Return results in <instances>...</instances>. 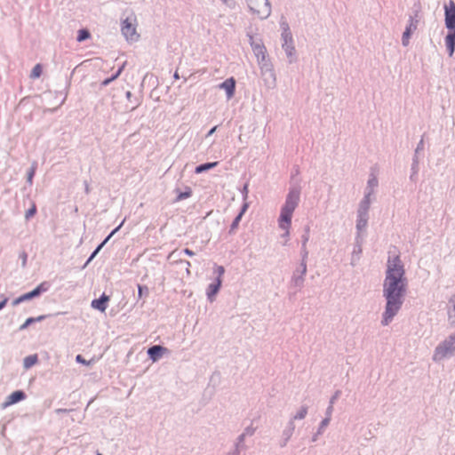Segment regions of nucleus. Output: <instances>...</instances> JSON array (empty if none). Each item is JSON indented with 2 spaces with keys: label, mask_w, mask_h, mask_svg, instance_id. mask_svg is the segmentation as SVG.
<instances>
[{
  "label": "nucleus",
  "mask_w": 455,
  "mask_h": 455,
  "mask_svg": "<svg viewBox=\"0 0 455 455\" xmlns=\"http://www.w3.org/2000/svg\"><path fill=\"white\" fill-rule=\"evenodd\" d=\"M407 287L408 280L400 256L388 257L383 282L386 305L381 316V325L387 326L398 314L404 302Z\"/></svg>",
  "instance_id": "obj_1"
},
{
  "label": "nucleus",
  "mask_w": 455,
  "mask_h": 455,
  "mask_svg": "<svg viewBox=\"0 0 455 455\" xmlns=\"http://www.w3.org/2000/svg\"><path fill=\"white\" fill-rule=\"evenodd\" d=\"M52 287V283L49 281H44L36 286L33 290L25 292L19 297L15 298L12 301V307H16L23 302L32 300L39 298L43 293L47 292Z\"/></svg>",
  "instance_id": "obj_2"
},
{
  "label": "nucleus",
  "mask_w": 455,
  "mask_h": 455,
  "mask_svg": "<svg viewBox=\"0 0 455 455\" xmlns=\"http://www.w3.org/2000/svg\"><path fill=\"white\" fill-rule=\"evenodd\" d=\"M455 352V332L450 335L446 339L438 344L435 349L433 360L435 362L442 361L450 357Z\"/></svg>",
  "instance_id": "obj_3"
},
{
  "label": "nucleus",
  "mask_w": 455,
  "mask_h": 455,
  "mask_svg": "<svg viewBox=\"0 0 455 455\" xmlns=\"http://www.w3.org/2000/svg\"><path fill=\"white\" fill-rule=\"evenodd\" d=\"M299 200L300 188L295 186L291 187L288 194L286 195L285 202L281 208L294 212L295 209L299 205Z\"/></svg>",
  "instance_id": "obj_4"
},
{
  "label": "nucleus",
  "mask_w": 455,
  "mask_h": 455,
  "mask_svg": "<svg viewBox=\"0 0 455 455\" xmlns=\"http://www.w3.org/2000/svg\"><path fill=\"white\" fill-rule=\"evenodd\" d=\"M444 25L447 28V34L455 35V2L450 0L448 4L444 5Z\"/></svg>",
  "instance_id": "obj_5"
},
{
  "label": "nucleus",
  "mask_w": 455,
  "mask_h": 455,
  "mask_svg": "<svg viewBox=\"0 0 455 455\" xmlns=\"http://www.w3.org/2000/svg\"><path fill=\"white\" fill-rule=\"evenodd\" d=\"M307 260L302 261V259H301L299 265L296 267V269L292 273V276L291 279V285L294 287H297V288L302 287L304 284L305 275L307 274Z\"/></svg>",
  "instance_id": "obj_6"
},
{
  "label": "nucleus",
  "mask_w": 455,
  "mask_h": 455,
  "mask_svg": "<svg viewBox=\"0 0 455 455\" xmlns=\"http://www.w3.org/2000/svg\"><path fill=\"white\" fill-rule=\"evenodd\" d=\"M121 31L127 40L137 41L140 37V36L136 33V27L132 24V20L128 17L122 20Z\"/></svg>",
  "instance_id": "obj_7"
},
{
  "label": "nucleus",
  "mask_w": 455,
  "mask_h": 455,
  "mask_svg": "<svg viewBox=\"0 0 455 455\" xmlns=\"http://www.w3.org/2000/svg\"><path fill=\"white\" fill-rule=\"evenodd\" d=\"M170 354V350L162 345L150 346L147 350L148 357L153 362H158L164 355Z\"/></svg>",
  "instance_id": "obj_8"
},
{
  "label": "nucleus",
  "mask_w": 455,
  "mask_h": 455,
  "mask_svg": "<svg viewBox=\"0 0 455 455\" xmlns=\"http://www.w3.org/2000/svg\"><path fill=\"white\" fill-rule=\"evenodd\" d=\"M27 398V394L22 389H18L12 392L2 403V408L5 409L11 405L16 404Z\"/></svg>",
  "instance_id": "obj_9"
},
{
  "label": "nucleus",
  "mask_w": 455,
  "mask_h": 455,
  "mask_svg": "<svg viewBox=\"0 0 455 455\" xmlns=\"http://www.w3.org/2000/svg\"><path fill=\"white\" fill-rule=\"evenodd\" d=\"M235 86L236 81L233 76L227 78L219 84V88L225 91L228 100H231L235 96Z\"/></svg>",
  "instance_id": "obj_10"
},
{
  "label": "nucleus",
  "mask_w": 455,
  "mask_h": 455,
  "mask_svg": "<svg viewBox=\"0 0 455 455\" xmlns=\"http://www.w3.org/2000/svg\"><path fill=\"white\" fill-rule=\"evenodd\" d=\"M418 20H413V18L410 16L409 23L406 25L404 31L402 36V44L407 46L410 43L413 32L417 29Z\"/></svg>",
  "instance_id": "obj_11"
},
{
  "label": "nucleus",
  "mask_w": 455,
  "mask_h": 455,
  "mask_svg": "<svg viewBox=\"0 0 455 455\" xmlns=\"http://www.w3.org/2000/svg\"><path fill=\"white\" fill-rule=\"evenodd\" d=\"M109 300L110 297L103 292L99 298L92 300L91 307L100 313H104L108 307Z\"/></svg>",
  "instance_id": "obj_12"
},
{
  "label": "nucleus",
  "mask_w": 455,
  "mask_h": 455,
  "mask_svg": "<svg viewBox=\"0 0 455 455\" xmlns=\"http://www.w3.org/2000/svg\"><path fill=\"white\" fill-rule=\"evenodd\" d=\"M221 286L222 281H220V279H214L213 282L208 284L206 288V297L210 302H213L215 300Z\"/></svg>",
  "instance_id": "obj_13"
},
{
  "label": "nucleus",
  "mask_w": 455,
  "mask_h": 455,
  "mask_svg": "<svg viewBox=\"0 0 455 455\" xmlns=\"http://www.w3.org/2000/svg\"><path fill=\"white\" fill-rule=\"evenodd\" d=\"M248 7L253 13H259L260 11L257 9L260 4H263L266 8L264 11L266 12L265 18H267L271 12L270 4L268 0H246Z\"/></svg>",
  "instance_id": "obj_14"
},
{
  "label": "nucleus",
  "mask_w": 455,
  "mask_h": 455,
  "mask_svg": "<svg viewBox=\"0 0 455 455\" xmlns=\"http://www.w3.org/2000/svg\"><path fill=\"white\" fill-rule=\"evenodd\" d=\"M283 44L282 48L285 52V54L288 58H290L289 62L292 63L294 61L296 50L293 44V37L292 35H291V39L285 40L284 38H282Z\"/></svg>",
  "instance_id": "obj_15"
},
{
  "label": "nucleus",
  "mask_w": 455,
  "mask_h": 455,
  "mask_svg": "<svg viewBox=\"0 0 455 455\" xmlns=\"http://www.w3.org/2000/svg\"><path fill=\"white\" fill-rule=\"evenodd\" d=\"M292 215L293 212L281 208L280 215L277 220L279 228H291Z\"/></svg>",
  "instance_id": "obj_16"
},
{
  "label": "nucleus",
  "mask_w": 455,
  "mask_h": 455,
  "mask_svg": "<svg viewBox=\"0 0 455 455\" xmlns=\"http://www.w3.org/2000/svg\"><path fill=\"white\" fill-rule=\"evenodd\" d=\"M251 46L257 60H260L263 61L267 57V49L260 39L258 42H251Z\"/></svg>",
  "instance_id": "obj_17"
},
{
  "label": "nucleus",
  "mask_w": 455,
  "mask_h": 455,
  "mask_svg": "<svg viewBox=\"0 0 455 455\" xmlns=\"http://www.w3.org/2000/svg\"><path fill=\"white\" fill-rule=\"evenodd\" d=\"M294 430H295L294 422H292V420H289V422L287 423V426L283 430L282 439L279 443L280 447L283 448L287 445L289 440L291 439V435H293Z\"/></svg>",
  "instance_id": "obj_18"
},
{
  "label": "nucleus",
  "mask_w": 455,
  "mask_h": 455,
  "mask_svg": "<svg viewBox=\"0 0 455 455\" xmlns=\"http://www.w3.org/2000/svg\"><path fill=\"white\" fill-rule=\"evenodd\" d=\"M309 233H310V227L307 225L304 228V233L301 235V250H300V256L302 261H305L307 259L308 257V251L307 249V243L309 240Z\"/></svg>",
  "instance_id": "obj_19"
},
{
  "label": "nucleus",
  "mask_w": 455,
  "mask_h": 455,
  "mask_svg": "<svg viewBox=\"0 0 455 455\" xmlns=\"http://www.w3.org/2000/svg\"><path fill=\"white\" fill-rule=\"evenodd\" d=\"M261 76H262V79L264 81L265 85L268 89H273V88L275 87V85H276V76H275V73L274 69H272L270 71H267V72L262 73Z\"/></svg>",
  "instance_id": "obj_20"
},
{
  "label": "nucleus",
  "mask_w": 455,
  "mask_h": 455,
  "mask_svg": "<svg viewBox=\"0 0 455 455\" xmlns=\"http://www.w3.org/2000/svg\"><path fill=\"white\" fill-rule=\"evenodd\" d=\"M369 213L356 212V232H362L368 225Z\"/></svg>",
  "instance_id": "obj_21"
},
{
  "label": "nucleus",
  "mask_w": 455,
  "mask_h": 455,
  "mask_svg": "<svg viewBox=\"0 0 455 455\" xmlns=\"http://www.w3.org/2000/svg\"><path fill=\"white\" fill-rule=\"evenodd\" d=\"M174 192L176 194L174 202H180L182 200L188 199L193 194L192 188L188 186H185L184 190H181L180 188H176Z\"/></svg>",
  "instance_id": "obj_22"
},
{
  "label": "nucleus",
  "mask_w": 455,
  "mask_h": 455,
  "mask_svg": "<svg viewBox=\"0 0 455 455\" xmlns=\"http://www.w3.org/2000/svg\"><path fill=\"white\" fill-rule=\"evenodd\" d=\"M444 43L448 55L451 57L455 52V35L446 34L444 36Z\"/></svg>",
  "instance_id": "obj_23"
},
{
  "label": "nucleus",
  "mask_w": 455,
  "mask_h": 455,
  "mask_svg": "<svg viewBox=\"0 0 455 455\" xmlns=\"http://www.w3.org/2000/svg\"><path fill=\"white\" fill-rule=\"evenodd\" d=\"M379 186V180L377 177L374 174H371L368 180H367V186L364 190V194L366 195H374V188Z\"/></svg>",
  "instance_id": "obj_24"
},
{
  "label": "nucleus",
  "mask_w": 455,
  "mask_h": 455,
  "mask_svg": "<svg viewBox=\"0 0 455 455\" xmlns=\"http://www.w3.org/2000/svg\"><path fill=\"white\" fill-rule=\"evenodd\" d=\"M218 164L219 162L217 161L203 163L196 166L194 172L196 174H201L215 168Z\"/></svg>",
  "instance_id": "obj_25"
},
{
  "label": "nucleus",
  "mask_w": 455,
  "mask_h": 455,
  "mask_svg": "<svg viewBox=\"0 0 455 455\" xmlns=\"http://www.w3.org/2000/svg\"><path fill=\"white\" fill-rule=\"evenodd\" d=\"M371 195H363V199L359 203V206L357 209V212H363V213H369L371 203Z\"/></svg>",
  "instance_id": "obj_26"
},
{
  "label": "nucleus",
  "mask_w": 455,
  "mask_h": 455,
  "mask_svg": "<svg viewBox=\"0 0 455 455\" xmlns=\"http://www.w3.org/2000/svg\"><path fill=\"white\" fill-rule=\"evenodd\" d=\"M280 28L282 29L281 37L285 40L291 39V31L290 29V26L284 17H282L280 20Z\"/></svg>",
  "instance_id": "obj_27"
},
{
  "label": "nucleus",
  "mask_w": 455,
  "mask_h": 455,
  "mask_svg": "<svg viewBox=\"0 0 455 455\" xmlns=\"http://www.w3.org/2000/svg\"><path fill=\"white\" fill-rule=\"evenodd\" d=\"M419 156H416V154H414V156L412 157V163H411V175H410V180L413 182L416 181V177L419 173Z\"/></svg>",
  "instance_id": "obj_28"
},
{
  "label": "nucleus",
  "mask_w": 455,
  "mask_h": 455,
  "mask_svg": "<svg viewBox=\"0 0 455 455\" xmlns=\"http://www.w3.org/2000/svg\"><path fill=\"white\" fill-rule=\"evenodd\" d=\"M108 241L103 239V241L97 245V247L92 251V252L88 257L83 268L86 267L89 265V263L99 254V252L102 250V248L106 245Z\"/></svg>",
  "instance_id": "obj_29"
},
{
  "label": "nucleus",
  "mask_w": 455,
  "mask_h": 455,
  "mask_svg": "<svg viewBox=\"0 0 455 455\" xmlns=\"http://www.w3.org/2000/svg\"><path fill=\"white\" fill-rule=\"evenodd\" d=\"M38 363V355L36 354L29 355L23 359V367L30 369Z\"/></svg>",
  "instance_id": "obj_30"
},
{
  "label": "nucleus",
  "mask_w": 455,
  "mask_h": 455,
  "mask_svg": "<svg viewBox=\"0 0 455 455\" xmlns=\"http://www.w3.org/2000/svg\"><path fill=\"white\" fill-rule=\"evenodd\" d=\"M258 63H259V68H260V74L274 69L273 68V65H272V63L270 62V60H269V59L267 57H266L263 61L259 60Z\"/></svg>",
  "instance_id": "obj_31"
},
{
  "label": "nucleus",
  "mask_w": 455,
  "mask_h": 455,
  "mask_svg": "<svg viewBox=\"0 0 455 455\" xmlns=\"http://www.w3.org/2000/svg\"><path fill=\"white\" fill-rule=\"evenodd\" d=\"M36 169H37V163L33 162L30 168L27 172V182L29 185L33 184V180L36 175Z\"/></svg>",
  "instance_id": "obj_32"
},
{
  "label": "nucleus",
  "mask_w": 455,
  "mask_h": 455,
  "mask_svg": "<svg viewBox=\"0 0 455 455\" xmlns=\"http://www.w3.org/2000/svg\"><path fill=\"white\" fill-rule=\"evenodd\" d=\"M362 252H363L362 247L360 245L354 244L352 257H351V264L353 266L355 265V261L359 260Z\"/></svg>",
  "instance_id": "obj_33"
},
{
  "label": "nucleus",
  "mask_w": 455,
  "mask_h": 455,
  "mask_svg": "<svg viewBox=\"0 0 455 455\" xmlns=\"http://www.w3.org/2000/svg\"><path fill=\"white\" fill-rule=\"evenodd\" d=\"M91 37V33L87 28H81L77 31L76 41L81 43Z\"/></svg>",
  "instance_id": "obj_34"
},
{
  "label": "nucleus",
  "mask_w": 455,
  "mask_h": 455,
  "mask_svg": "<svg viewBox=\"0 0 455 455\" xmlns=\"http://www.w3.org/2000/svg\"><path fill=\"white\" fill-rule=\"evenodd\" d=\"M242 219L240 215L236 214L229 227L228 235H232L236 232Z\"/></svg>",
  "instance_id": "obj_35"
},
{
  "label": "nucleus",
  "mask_w": 455,
  "mask_h": 455,
  "mask_svg": "<svg viewBox=\"0 0 455 455\" xmlns=\"http://www.w3.org/2000/svg\"><path fill=\"white\" fill-rule=\"evenodd\" d=\"M42 74H43V66H42V64L38 63L34 66L29 76L32 79H36V78H39L42 76Z\"/></svg>",
  "instance_id": "obj_36"
},
{
  "label": "nucleus",
  "mask_w": 455,
  "mask_h": 455,
  "mask_svg": "<svg viewBox=\"0 0 455 455\" xmlns=\"http://www.w3.org/2000/svg\"><path fill=\"white\" fill-rule=\"evenodd\" d=\"M307 407L303 405L299 408V410L297 411V413L292 416V418L290 420H292V422H294V420H296V419H303L307 416Z\"/></svg>",
  "instance_id": "obj_37"
},
{
  "label": "nucleus",
  "mask_w": 455,
  "mask_h": 455,
  "mask_svg": "<svg viewBox=\"0 0 455 455\" xmlns=\"http://www.w3.org/2000/svg\"><path fill=\"white\" fill-rule=\"evenodd\" d=\"M452 306L448 310V318L451 324L455 325V299H451Z\"/></svg>",
  "instance_id": "obj_38"
},
{
  "label": "nucleus",
  "mask_w": 455,
  "mask_h": 455,
  "mask_svg": "<svg viewBox=\"0 0 455 455\" xmlns=\"http://www.w3.org/2000/svg\"><path fill=\"white\" fill-rule=\"evenodd\" d=\"M36 212H37L36 205L33 203L31 207L28 208L25 212L26 220H28L31 218H33L36 214Z\"/></svg>",
  "instance_id": "obj_39"
},
{
  "label": "nucleus",
  "mask_w": 455,
  "mask_h": 455,
  "mask_svg": "<svg viewBox=\"0 0 455 455\" xmlns=\"http://www.w3.org/2000/svg\"><path fill=\"white\" fill-rule=\"evenodd\" d=\"M214 274L216 275L215 279H220V281H222V276L225 274V267L220 265H215L214 267Z\"/></svg>",
  "instance_id": "obj_40"
},
{
  "label": "nucleus",
  "mask_w": 455,
  "mask_h": 455,
  "mask_svg": "<svg viewBox=\"0 0 455 455\" xmlns=\"http://www.w3.org/2000/svg\"><path fill=\"white\" fill-rule=\"evenodd\" d=\"M66 312H57L55 314H49V315H38L36 317H33V319L35 320V323H40L44 320H45L46 318L50 317V316H58V315H65Z\"/></svg>",
  "instance_id": "obj_41"
},
{
  "label": "nucleus",
  "mask_w": 455,
  "mask_h": 455,
  "mask_svg": "<svg viewBox=\"0 0 455 455\" xmlns=\"http://www.w3.org/2000/svg\"><path fill=\"white\" fill-rule=\"evenodd\" d=\"M118 77H119V76L116 73H113L110 76H108V77L105 78L103 81H101L100 87L108 86L112 82L116 80Z\"/></svg>",
  "instance_id": "obj_42"
},
{
  "label": "nucleus",
  "mask_w": 455,
  "mask_h": 455,
  "mask_svg": "<svg viewBox=\"0 0 455 455\" xmlns=\"http://www.w3.org/2000/svg\"><path fill=\"white\" fill-rule=\"evenodd\" d=\"M245 438H246L245 435L242 433L241 435H239L237 436L234 445L235 446H238V447H240V448H242L243 450H246L247 447L244 444Z\"/></svg>",
  "instance_id": "obj_43"
},
{
  "label": "nucleus",
  "mask_w": 455,
  "mask_h": 455,
  "mask_svg": "<svg viewBox=\"0 0 455 455\" xmlns=\"http://www.w3.org/2000/svg\"><path fill=\"white\" fill-rule=\"evenodd\" d=\"M35 323V320L33 319V316L28 317L25 322L19 327V331H25L28 329L31 324Z\"/></svg>",
  "instance_id": "obj_44"
},
{
  "label": "nucleus",
  "mask_w": 455,
  "mask_h": 455,
  "mask_svg": "<svg viewBox=\"0 0 455 455\" xmlns=\"http://www.w3.org/2000/svg\"><path fill=\"white\" fill-rule=\"evenodd\" d=\"M148 295V288L146 285L138 284V297L140 299L143 296Z\"/></svg>",
  "instance_id": "obj_45"
},
{
  "label": "nucleus",
  "mask_w": 455,
  "mask_h": 455,
  "mask_svg": "<svg viewBox=\"0 0 455 455\" xmlns=\"http://www.w3.org/2000/svg\"><path fill=\"white\" fill-rule=\"evenodd\" d=\"M331 420H329L328 418H323L322 421L319 424V427L317 428V434H323L325 427L329 425Z\"/></svg>",
  "instance_id": "obj_46"
},
{
  "label": "nucleus",
  "mask_w": 455,
  "mask_h": 455,
  "mask_svg": "<svg viewBox=\"0 0 455 455\" xmlns=\"http://www.w3.org/2000/svg\"><path fill=\"white\" fill-rule=\"evenodd\" d=\"M71 85V76L67 78V81H66V86H65V89H64V92H60V93H63L64 94V98L61 101V104H63L68 97V89Z\"/></svg>",
  "instance_id": "obj_47"
},
{
  "label": "nucleus",
  "mask_w": 455,
  "mask_h": 455,
  "mask_svg": "<svg viewBox=\"0 0 455 455\" xmlns=\"http://www.w3.org/2000/svg\"><path fill=\"white\" fill-rule=\"evenodd\" d=\"M76 362L85 366H89L92 363V361H87L82 355H76Z\"/></svg>",
  "instance_id": "obj_48"
},
{
  "label": "nucleus",
  "mask_w": 455,
  "mask_h": 455,
  "mask_svg": "<svg viewBox=\"0 0 455 455\" xmlns=\"http://www.w3.org/2000/svg\"><path fill=\"white\" fill-rule=\"evenodd\" d=\"M255 431H256V428L253 427L252 425H250L244 428L243 434H244L246 437L251 436L254 435Z\"/></svg>",
  "instance_id": "obj_49"
},
{
  "label": "nucleus",
  "mask_w": 455,
  "mask_h": 455,
  "mask_svg": "<svg viewBox=\"0 0 455 455\" xmlns=\"http://www.w3.org/2000/svg\"><path fill=\"white\" fill-rule=\"evenodd\" d=\"M124 222V220L117 227H116L104 239L108 242L110 240V238L121 228Z\"/></svg>",
  "instance_id": "obj_50"
},
{
  "label": "nucleus",
  "mask_w": 455,
  "mask_h": 455,
  "mask_svg": "<svg viewBox=\"0 0 455 455\" xmlns=\"http://www.w3.org/2000/svg\"><path fill=\"white\" fill-rule=\"evenodd\" d=\"M248 208H249V204L246 201H244L243 204L241 205L237 215H240L243 218V215L245 214V212H247Z\"/></svg>",
  "instance_id": "obj_51"
},
{
  "label": "nucleus",
  "mask_w": 455,
  "mask_h": 455,
  "mask_svg": "<svg viewBox=\"0 0 455 455\" xmlns=\"http://www.w3.org/2000/svg\"><path fill=\"white\" fill-rule=\"evenodd\" d=\"M340 395H341V391L336 390L334 392V394L331 396L329 403L333 405L336 403V401L339 398Z\"/></svg>",
  "instance_id": "obj_52"
},
{
  "label": "nucleus",
  "mask_w": 455,
  "mask_h": 455,
  "mask_svg": "<svg viewBox=\"0 0 455 455\" xmlns=\"http://www.w3.org/2000/svg\"><path fill=\"white\" fill-rule=\"evenodd\" d=\"M363 242V237L361 235V232H356V235H355V243L354 244L355 245H360L362 247Z\"/></svg>",
  "instance_id": "obj_53"
},
{
  "label": "nucleus",
  "mask_w": 455,
  "mask_h": 455,
  "mask_svg": "<svg viewBox=\"0 0 455 455\" xmlns=\"http://www.w3.org/2000/svg\"><path fill=\"white\" fill-rule=\"evenodd\" d=\"M424 149V140L423 138L419 140V142L418 143L416 148H415V151H414V154H416V156L419 155V153L420 151H422Z\"/></svg>",
  "instance_id": "obj_54"
},
{
  "label": "nucleus",
  "mask_w": 455,
  "mask_h": 455,
  "mask_svg": "<svg viewBox=\"0 0 455 455\" xmlns=\"http://www.w3.org/2000/svg\"><path fill=\"white\" fill-rule=\"evenodd\" d=\"M332 411H333V405L329 403V405H328V407L326 409V411H325V417L324 418H328L329 420H331Z\"/></svg>",
  "instance_id": "obj_55"
},
{
  "label": "nucleus",
  "mask_w": 455,
  "mask_h": 455,
  "mask_svg": "<svg viewBox=\"0 0 455 455\" xmlns=\"http://www.w3.org/2000/svg\"><path fill=\"white\" fill-rule=\"evenodd\" d=\"M290 228H281L282 230H283V231H284V232H283V234H282V235H281V236H282L283 238H284L285 240H288V239H289V237H290ZM286 243H287V241H285V242L283 243V245H286Z\"/></svg>",
  "instance_id": "obj_56"
},
{
  "label": "nucleus",
  "mask_w": 455,
  "mask_h": 455,
  "mask_svg": "<svg viewBox=\"0 0 455 455\" xmlns=\"http://www.w3.org/2000/svg\"><path fill=\"white\" fill-rule=\"evenodd\" d=\"M20 258L21 259V266H22V267H25L26 265H27V260H28V254H27V252L22 251L20 254Z\"/></svg>",
  "instance_id": "obj_57"
},
{
  "label": "nucleus",
  "mask_w": 455,
  "mask_h": 455,
  "mask_svg": "<svg viewBox=\"0 0 455 455\" xmlns=\"http://www.w3.org/2000/svg\"><path fill=\"white\" fill-rule=\"evenodd\" d=\"M241 193L243 195V199L244 201L247 200V197H248V193H249V189H248V184H244L242 190H241Z\"/></svg>",
  "instance_id": "obj_58"
},
{
  "label": "nucleus",
  "mask_w": 455,
  "mask_h": 455,
  "mask_svg": "<svg viewBox=\"0 0 455 455\" xmlns=\"http://www.w3.org/2000/svg\"><path fill=\"white\" fill-rule=\"evenodd\" d=\"M241 451H243V449L234 445V449L230 451L227 455H240Z\"/></svg>",
  "instance_id": "obj_59"
},
{
  "label": "nucleus",
  "mask_w": 455,
  "mask_h": 455,
  "mask_svg": "<svg viewBox=\"0 0 455 455\" xmlns=\"http://www.w3.org/2000/svg\"><path fill=\"white\" fill-rule=\"evenodd\" d=\"M8 301H9L8 297H4V299L2 300H0V311L5 307Z\"/></svg>",
  "instance_id": "obj_60"
},
{
  "label": "nucleus",
  "mask_w": 455,
  "mask_h": 455,
  "mask_svg": "<svg viewBox=\"0 0 455 455\" xmlns=\"http://www.w3.org/2000/svg\"><path fill=\"white\" fill-rule=\"evenodd\" d=\"M182 253H184L185 255L188 256V257H193L195 255V252L190 250L189 248H184L182 250Z\"/></svg>",
  "instance_id": "obj_61"
},
{
  "label": "nucleus",
  "mask_w": 455,
  "mask_h": 455,
  "mask_svg": "<svg viewBox=\"0 0 455 455\" xmlns=\"http://www.w3.org/2000/svg\"><path fill=\"white\" fill-rule=\"evenodd\" d=\"M218 127H219V125H215V126L212 127L206 133L205 137L208 138V137L212 136L217 131Z\"/></svg>",
  "instance_id": "obj_62"
},
{
  "label": "nucleus",
  "mask_w": 455,
  "mask_h": 455,
  "mask_svg": "<svg viewBox=\"0 0 455 455\" xmlns=\"http://www.w3.org/2000/svg\"><path fill=\"white\" fill-rule=\"evenodd\" d=\"M84 193L86 195H89L91 193V188H90L89 182L87 180H84Z\"/></svg>",
  "instance_id": "obj_63"
},
{
  "label": "nucleus",
  "mask_w": 455,
  "mask_h": 455,
  "mask_svg": "<svg viewBox=\"0 0 455 455\" xmlns=\"http://www.w3.org/2000/svg\"><path fill=\"white\" fill-rule=\"evenodd\" d=\"M125 65H126V62H124L121 66L118 67L117 70L115 73H116L120 76V75L122 74V72L124 71V69L125 68Z\"/></svg>",
  "instance_id": "obj_64"
}]
</instances>
